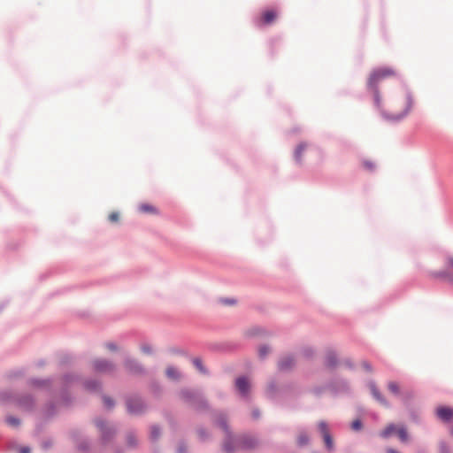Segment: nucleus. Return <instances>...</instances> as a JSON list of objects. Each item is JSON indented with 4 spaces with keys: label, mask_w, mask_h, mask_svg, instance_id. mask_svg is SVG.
<instances>
[{
    "label": "nucleus",
    "mask_w": 453,
    "mask_h": 453,
    "mask_svg": "<svg viewBox=\"0 0 453 453\" xmlns=\"http://www.w3.org/2000/svg\"><path fill=\"white\" fill-rule=\"evenodd\" d=\"M277 18V14L273 10H265L260 17L259 22L263 25L273 23Z\"/></svg>",
    "instance_id": "9d476101"
},
{
    "label": "nucleus",
    "mask_w": 453,
    "mask_h": 453,
    "mask_svg": "<svg viewBox=\"0 0 453 453\" xmlns=\"http://www.w3.org/2000/svg\"><path fill=\"white\" fill-rule=\"evenodd\" d=\"M198 434H199L200 438H202V439H203V438H204V435H203V431H202V430H199V431H198Z\"/></svg>",
    "instance_id": "f704fd0d"
},
{
    "label": "nucleus",
    "mask_w": 453,
    "mask_h": 453,
    "mask_svg": "<svg viewBox=\"0 0 453 453\" xmlns=\"http://www.w3.org/2000/svg\"><path fill=\"white\" fill-rule=\"evenodd\" d=\"M362 427V422L359 419L354 420L351 424L353 430H359Z\"/></svg>",
    "instance_id": "a878e982"
},
{
    "label": "nucleus",
    "mask_w": 453,
    "mask_h": 453,
    "mask_svg": "<svg viewBox=\"0 0 453 453\" xmlns=\"http://www.w3.org/2000/svg\"><path fill=\"white\" fill-rule=\"evenodd\" d=\"M127 407L130 413L138 414L144 409V404L140 398H130L127 402Z\"/></svg>",
    "instance_id": "6e6552de"
},
{
    "label": "nucleus",
    "mask_w": 453,
    "mask_h": 453,
    "mask_svg": "<svg viewBox=\"0 0 453 453\" xmlns=\"http://www.w3.org/2000/svg\"><path fill=\"white\" fill-rule=\"evenodd\" d=\"M253 416H254L255 418H257V417H258V413H257V411H254V412H253Z\"/></svg>",
    "instance_id": "e433bc0d"
},
{
    "label": "nucleus",
    "mask_w": 453,
    "mask_h": 453,
    "mask_svg": "<svg viewBox=\"0 0 453 453\" xmlns=\"http://www.w3.org/2000/svg\"><path fill=\"white\" fill-rule=\"evenodd\" d=\"M166 375L168 378L172 380H176L180 378V372H178V370L172 366L166 369Z\"/></svg>",
    "instance_id": "4468645a"
},
{
    "label": "nucleus",
    "mask_w": 453,
    "mask_h": 453,
    "mask_svg": "<svg viewBox=\"0 0 453 453\" xmlns=\"http://www.w3.org/2000/svg\"><path fill=\"white\" fill-rule=\"evenodd\" d=\"M435 278L442 279L443 280L453 283V255H448L444 259V268L434 273Z\"/></svg>",
    "instance_id": "20e7f679"
},
{
    "label": "nucleus",
    "mask_w": 453,
    "mask_h": 453,
    "mask_svg": "<svg viewBox=\"0 0 453 453\" xmlns=\"http://www.w3.org/2000/svg\"><path fill=\"white\" fill-rule=\"evenodd\" d=\"M388 390L395 394V395H398L399 394V391H400V388H399V386L396 382H394V381H390L388 384Z\"/></svg>",
    "instance_id": "a211bd4d"
},
{
    "label": "nucleus",
    "mask_w": 453,
    "mask_h": 453,
    "mask_svg": "<svg viewBox=\"0 0 453 453\" xmlns=\"http://www.w3.org/2000/svg\"><path fill=\"white\" fill-rule=\"evenodd\" d=\"M19 453H30V449L28 447H24L20 449Z\"/></svg>",
    "instance_id": "473e14b6"
},
{
    "label": "nucleus",
    "mask_w": 453,
    "mask_h": 453,
    "mask_svg": "<svg viewBox=\"0 0 453 453\" xmlns=\"http://www.w3.org/2000/svg\"><path fill=\"white\" fill-rule=\"evenodd\" d=\"M230 441H233L236 447L243 449H251L257 444V441L252 436H245L240 440H233L229 437L224 443V449L228 453L234 450V448L230 447Z\"/></svg>",
    "instance_id": "7ed1b4c3"
},
{
    "label": "nucleus",
    "mask_w": 453,
    "mask_h": 453,
    "mask_svg": "<svg viewBox=\"0 0 453 453\" xmlns=\"http://www.w3.org/2000/svg\"><path fill=\"white\" fill-rule=\"evenodd\" d=\"M363 164H364V167L367 170L372 171L374 168V164L372 162L365 161Z\"/></svg>",
    "instance_id": "bb28decb"
},
{
    "label": "nucleus",
    "mask_w": 453,
    "mask_h": 453,
    "mask_svg": "<svg viewBox=\"0 0 453 453\" xmlns=\"http://www.w3.org/2000/svg\"><path fill=\"white\" fill-rule=\"evenodd\" d=\"M437 416L444 421H449L453 418V409L449 407H440L436 411Z\"/></svg>",
    "instance_id": "9b49d317"
},
{
    "label": "nucleus",
    "mask_w": 453,
    "mask_h": 453,
    "mask_svg": "<svg viewBox=\"0 0 453 453\" xmlns=\"http://www.w3.org/2000/svg\"><path fill=\"white\" fill-rule=\"evenodd\" d=\"M396 75V71L391 67H380L372 71L368 80L370 87H376V85L386 78L394 77Z\"/></svg>",
    "instance_id": "f03ea898"
},
{
    "label": "nucleus",
    "mask_w": 453,
    "mask_h": 453,
    "mask_svg": "<svg viewBox=\"0 0 453 453\" xmlns=\"http://www.w3.org/2000/svg\"><path fill=\"white\" fill-rule=\"evenodd\" d=\"M336 364V356L334 353H328L326 357V365L328 367H333Z\"/></svg>",
    "instance_id": "2eb2a0df"
},
{
    "label": "nucleus",
    "mask_w": 453,
    "mask_h": 453,
    "mask_svg": "<svg viewBox=\"0 0 453 453\" xmlns=\"http://www.w3.org/2000/svg\"><path fill=\"white\" fill-rule=\"evenodd\" d=\"M267 390H268V393H269V394H273V392H274V387H273V383H270V384L268 385Z\"/></svg>",
    "instance_id": "2f4dec72"
},
{
    "label": "nucleus",
    "mask_w": 453,
    "mask_h": 453,
    "mask_svg": "<svg viewBox=\"0 0 453 453\" xmlns=\"http://www.w3.org/2000/svg\"><path fill=\"white\" fill-rule=\"evenodd\" d=\"M398 427L393 424L388 426L383 431L380 432V436L388 438L394 434H396Z\"/></svg>",
    "instance_id": "ddd939ff"
},
{
    "label": "nucleus",
    "mask_w": 453,
    "mask_h": 453,
    "mask_svg": "<svg viewBox=\"0 0 453 453\" xmlns=\"http://www.w3.org/2000/svg\"><path fill=\"white\" fill-rule=\"evenodd\" d=\"M225 303H228V304L234 303V302H230V301H226Z\"/></svg>",
    "instance_id": "58836bf2"
},
{
    "label": "nucleus",
    "mask_w": 453,
    "mask_h": 453,
    "mask_svg": "<svg viewBox=\"0 0 453 453\" xmlns=\"http://www.w3.org/2000/svg\"><path fill=\"white\" fill-rule=\"evenodd\" d=\"M139 210H140V211L145 212V213H154V212H156V209L152 205L147 204V203L141 204L139 206Z\"/></svg>",
    "instance_id": "f3484780"
},
{
    "label": "nucleus",
    "mask_w": 453,
    "mask_h": 453,
    "mask_svg": "<svg viewBox=\"0 0 453 453\" xmlns=\"http://www.w3.org/2000/svg\"><path fill=\"white\" fill-rule=\"evenodd\" d=\"M6 422L9 426H18L19 425V420L13 417H8L6 418Z\"/></svg>",
    "instance_id": "b1692460"
},
{
    "label": "nucleus",
    "mask_w": 453,
    "mask_h": 453,
    "mask_svg": "<svg viewBox=\"0 0 453 453\" xmlns=\"http://www.w3.org/2000/svg\"><path fill=\"white\" fill-rule=\"evenodd\" d=\"M130 365H131V362H130V361H128V362L127 363V366H129Z\"/></svg>",
    "instance_id": "ea45409f"
},
{
    "label": "nucleus",
    "mask_w": 453,
    "mask_h": 453,
    "mask_svg": "<svg viewBox=\"0 0 453 453\" xmlns=\"http://www.w3.org/2000/svg\"><path fill=\"white\" fill-rule=\"evenodd\" d=\"M96 426L103 430L104 427V423L103 421H96Z\"/></svg>",
    "instance_id": "72a5a7b5"
},
{
    "label": "nucleus",
    "mask_w": 453,
    "mask_h": 453,
    "mask_svg": "<svg viewBox=\"0 0 453 453\" xmlns=\"http://www.w3.org/2000/svg\"><path fill=\"white\" fill-rule=\"evenodd\" d=\"M160 431L157 426H152L150 430V437L152 440H156L159 437Z\"/></svg>",
    "instance_id": "5701e85b"
},
{
    "label": "nucleus",
    "mask_w": 453,
    "mask_h": 453,
    "mask_svg": "<svg viewBox=\"0 0 453 453\" xmlns=\"http://www.w3.org/2000/svg\"><path fill=\"white\" fill-rule=\"evenodd\" d=\"M142 349H143V351H145V352H149V351H150L149 348H145V347H144Z\"/></svg>",
    "instance_id": "4c0bfd02"
},
{
    "label": "nucleus",
    "mask_w": 453,
    "mask_h": 453,
    "mask_svg": "<svg viewBox=\"0 0 453 453\" xmlns=\"http://www.w3.org/2000/svg\"><path fill=\"white\" fill-rule=\"evenodd\" d=\"M271 351L270 348L266 345H263L258 349V354L261 358L265 357L267 354H269Z\"/></svg>",
    "instance_id": "aec40b11"
},
{
    "label": "nucleus",
    "mask_w": 453,
    "mask_h": 453,
    "mask_svg": "<svg viewBox=\"0 0 453 453\" xmlns=\"http://www.w3.org/2000/svg\"><path fill=\"white\" fill-rule=\"evenodd\" d=\"M218 423L222 427V429L226 432V435H228V431L226 424V420L223 415H220L218 420Z\"/></svg>",
    "instance_id": "4be33fe9"
},
{
    "label": "nucleus",
    "mask_w": 453,
    "mask_h": 453,
    "mask_svg": "<svg viewBox=\"0 0 453 453\" xmlns=\"http://www.w3.org/2000/svg\"><path fill=\"white\" fill-rule=\"evenodd\" d=\"M113 367V365L106 360L98 359L94 362V369L98 372H109Z\"/></svg>",
    "instance_id": "1a4fd4ad"
},
{
    "label": "nucleus",
    "mask_w": 453,
    "mask_h": 453,
    "mask_svg": "<svg viewBox=\"0 0 453 453\" xmlns=\"http://www.w3.org/2000/svg\"><path fill=\"white\" fill-rule=\"evenodd\" d=\"M396 434L398 435L399 439L402 441H407L408 434H407L406 429L403 426H399L398 427Z\"/></svg>",
    "instance_id": "dca6fc26"
},
{
    "label": "nucleus",
    "mask_w": 453,
    "mask_h": 453,
    "mask_svg": "<svg viewBox=\"0 0 453 453\" xmlns=\"http://www.w3.org/2000/svg\"><path fill=\"white\" fill-rule=\"evenodd\" d=\"M235 387L239 394L243 397H247L251 389L250 381L246 377L237 378L235 380Z\"/></svg>",
    "instance_id": "0eeeda50"
},
{
    "label": "nucleus",
    "mask_w": 453,
    "mask_h": 453,
    "mask_svg": "<svg viewBox=\"0 0 453 453\" xmlns=\"http://www.w3.org/2000/svg\"><path fill=\"white\" fill-rule=\"evenodd\" d=\"M317 149L307 142H300L294 150V158L297 163H301L305 154L316 151Z\"/></svg>",
    "instance_id": "39448f33"
},
{
    "label": "nucleus",
    "mask_w": 453,
    "mask_h": 453,
    "mask_svg": "<svg viewBox=\"0 0 453 453\" xmlns=\"http://www.w3.org/2000/svg\"><path fill=\"white\" fill-rule=\"evenodd\" d=\"M309 441V437L305 433H301L297 437V442L299 445H305Z\"/></svg>",
    "instance_id": "6ab92c4d"
},
{
    "label": "nucleus",
    "mask_w": 453,
    "mask_h": 453,
    "mask_svg": "<svg viewBox=\"0 0 453 453\" xmlns=\"http://www.w3.org/2000/svg\"><path fill=\"white\" fill-rule=\"evenodd\" d=\"M104 403L107 408H111L113 405V402L108 397H104Z\"/></svg>",
    "instance_id": "cd10ccee"
},
{
    "label": "nucleus",
    "mask_w": 453,
    "mask_h": 453,
    "mask_svg": "<svg viewBox=\"0 0 453 453\" xmlns=\"http://www.w3.org/2000/svg\"><path fill=\"white\" fill-rule=\"evenodd\" d=\"M193 364L196 367V369L199 370L201 372H205V370L202 364V360L200 358H194Z\"/></svg>",
    "instance_id": "412c9836"
},
{
    "label": "nucleus",
    "mask_w": 453,
    "mask_h": 453,
    "mask_svg": "<svg viewBox=\"0 0 453 453\" xmlns=\"http://www.w3.org/2000/svg\"><path fill=\"white\" fill-rule=\"evenodd\" d=\"M362 365H363V367H364L366 371H368V372H372V371L371 365H370V364H368L367 362H364V363L362 364Z\"/></svg>",
    "instance_id": "c756f323"
},
{
    "label": "nucleus",
    "mask_w": 453,
    "mask_h": 453,
    "mask_svg": "<svg viewBox=\"0 0 453 453\" xmlns=\"http://www.w3.org/2000/svg\"><path fill=\"white\" fill-rule=\"evenodd\" d=\"M106 347H107L109 349H111V350H116V349H117V348H116L115 344H114V343H112V342L107 343V344H106Z\"/></svg>",
    "instance_id": "7c9ffc66"
},
{
    "label": "nucleus",
    "mask_w": 453,
    "mask_h": 453,
    "mask_svg": "<svg viewBox=\"0 0 453 453\" xmlns=\"http://www.w3.org/2000/svg\"><path fill=\"white\" fill-rule=\"evenodd\" d=\"M374 101L387 118L395 120L405 117L412 106L411 96L404 88L392 92L383 104L380 103L379 92L375 89Z\"/></svg>",
    "instance_id": "f257e3e1"
},
{
    "label": "nucleus",
    "mask_w": 453,
    "mask_h": 453,
    "mask_svg": "<svg viewBox=\"0 0 453 453\" xmlns=\"http://www.w3.org/2000/svg\"><path fill=\"white\" fill-rule=\"evenodd\" d=\"M451 434H453V429L451 430Z\"/></svg>",
    "instance_id": "a19ab883"
},
{
    "label": "nucleus",
    "mask_w": 453,
    "mask_h": 453,
    "mask_svg": "<svg viewBox=\"0 0 453 453\" xmlns=\"http://www.w3.org/2000/svg\"><path fill=\"white\" fill-rule=\"evenodd\" d=\"M369 388L371 389V392L373 395V397L380 402L381 404L388 407V403L386 401V399L382 396V395L378 390L376 385L373 382H371L369 384Z\"/></svg>",
    "instance_id": "f8f14e48"
},
{
    "label": "nucleus",
    "mask_w": 453,
    "mask_h": 453,
    "mask_svg": "<svg viewBox=\"0 0 453 453\" xmlns=\"http://www.w3.org/2000/svg\"><path fill=\"white\" fill-rule=\"evenodd\" d=\"M108 218L111 222L115 223L119 220V215L118 212H111Z\"/></svg>",
    "instance_id": "393cba45"
},
{
    "label": "nucleus",
    "mask_w": 453,
    "mask_h": 453,
    "mask_svg": "<svg viewBox=\"0 0 453 453\" xmlns=\"http://www.w3.org/2000/svg\"><path fill=\"white\" fill-rule=\"evenodd\" d=\"M86 388L88 389H96L97 388V384L96 382H93V383L87 382Z\"/></svg>",
    "instance_id": "c85d7f7f"
},
{
    "label": "nucleus",
    "mask_w": 453,
    "mask_h": 453,
    "mask_svg": "<svg viewBox=\"0 0 453 453\" xmlns=\"http://www.w3.org/2000/svg\"><path fill=\"white\" fill-rule=\"evenodd\" d=\"M387 452L388 453H399V452H397V451H395V450H394L392 449H388Z\"/></svg>",
    "instance_id": "c9c22d12"
},
{
    "label": "nucleus",
    "mask_w": 453,
    "mask_h": 453,
    "mask_svg": "<svg viewBox=\"0 0 453 453\" xmlns=\"http://www.w3.org/2000/svg\"><path fill=\"white\" fill-rule=\"evenodd\" d=\"M318 429H319L320 434L323 437L326 448L329 451H333L334 450V441H333V438H332V436H331V434L329 433V429L327 427L326 423H325L323 421L319 422V425H318Z\"/></svg>",
    "instance_id": "423d86ee"
}]
</instances>
